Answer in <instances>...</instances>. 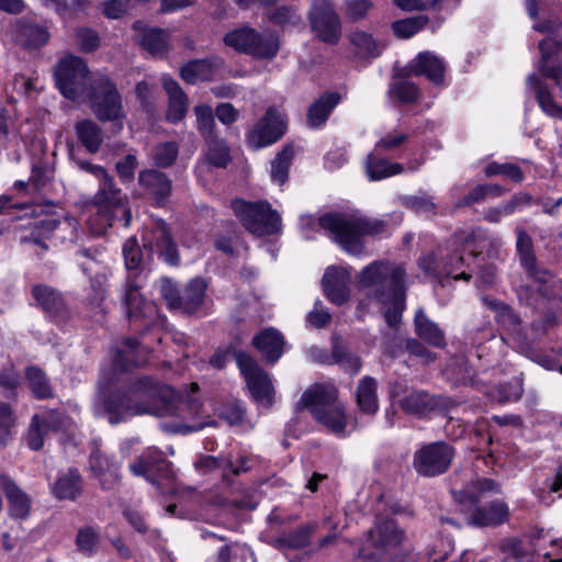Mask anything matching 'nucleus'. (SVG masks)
I'll return each mask as SVG.
<instances>
[{
  "mask_svg": "<svg viewBox=\"0 0 562 562\" xmlns=\"http://www.w3.org/2000/svg\"><path fill=\"white\" fill-rule=\"evenodd\" d=\"M93 408L95 415L105 417L112 425L144 414L171 417L170 422H162L160 427L173 434L199 431L213 424L199 400H183L171 387L148 376L137 379L113 392L106 393L101 389Z\"/></svg>",
  "mask_w": 562,
  "mask_h": 562,
  "instance_id": "nucleus-1",
  "label": "nucleus"
},
{
  "mask_svg": "<svg viewBox=\"0 0 562 562\" xmlns=\"http://www.w3.org/2000/svg\"><path fill=\"white\" fill-rule=\"evenodd\" d=\"M300 226L304 238L312 236L308 229L318 227L323 229L342 250L351 256H361L364 252V236H382L389 232L385 218H371L358 213L331 212L319 216H302Z\"/></svg>",
  "mask_w": 562,
  "mask_h": 562,
  "instance_id": "nucleus-2",
  "label": "nucleus"
},
{
  "mask_svg": "<svg viewBox=\"0 0 562 562\" xmlns=\"http://www.w3.org/2000/svg\"><path fill=\"white\" fill-rule=\"evenodd\" d=\"M486 243L493 246L502 244L501 238L496 236H487L482 228L473 229L457 237L456 244H460L461 250L453 252L440 250L438 254H428L419 258L418 266L425 274L441 286L453 281H470L471 273L467 271L468 263L463 252L476 256L482 252Z\"/></svg>",
  "mask_w": 562,
  "mask_h": 562,
  "instance_id": "nucleus-3",
  "label": "nucleus"
},
{
  "mask_svg": "<svg viewBox=\"0 0 562 562\" xmlns=\"http://www.w3.org/2000/svg\"><path fill=\"white\" fill-rule=\"evenodd\" d=\"M405 277L401 265L376 260L360 271L358 289L381 305H385L387 301L401 302L406 292Z\"/></svg>",
  "mask_w": 562,
  "mask_h": 562,
  "instance_id": "nucleus-4",
  "label": "nucleus"
},
{
  "mask_svg": "<svg viewBox=\"0 0 562 562\" xmlns=\"http://www.w3.org/2000/svg\"><path fill=\"white\" fill-rule=\"evenodd\" d=\"M516 251L521 267L527 272L530 283L520 285L517 295L520 302L527 305H536L539 299H548L553 295V278L548 270L538 267L533 251L531 236L520 226L516 227Z\"/></svg>",
  "mask_w": 562,
  "mask_h": 562,
  "instance_id": "nucleus-5",
  "label": "nucleus"
},
{
  "mask_svg": "<svg viewBox=\"0 0 562 562\" xmlns=\"http://www.w3.org/2000/svg\"><path fill=\"white\" fill-rule=\"evenodd\" d=\"M337 394L338 391L333 384H315L303 393L301 404L329 431L345 437L350 430L347 429L345 407L338 401Z\"/></svg>",
  "mask_w": 562,
  "mask_h": 562,
  "instance_id": "nucleus-6",
  "label": "nucleus"
},
{
  "mask_svg": "<svg viewBox=\"0 0 562 562\" xmlns=\"http://www.w3.org/2000/svg\"><path fill=\"white\" fill-rule=\"evenodd\" d=\"M122 251L128 271L124 292L126 315L130 319L146 318L153 322L158 316V310L154 302L145 300L139 292L143 279L137 269L142 262V251L136 239H127L123 245Z\"/></svg>",
  "mask_w": 562,
  "mask_h": 562,
  "instance_id": "nucleus-7",
  "label": "nucleus"
},
{
  "mask_svg": "<svg viewBox=\"0 0 562 562\" xmlns=\"http://www.w3.org/2000/svg\"><path fill=\"white\" fill-rule=\"evenodd\" d=\"M92 113L101 122H112L116 132L123 130L126 120L123 100L116 85L105 75L97 74L86 95Z\"/></svg>",
  "mask_w": 562,
  "mask_h": 562,
  "instance_id": "nucleus-8",
  "label": "nucleus"
},
{
  "mask_svg": "<svg viewBox=\"0 0 562 562\" xmlns=\"http://www.w3.org/2000/svg\"><path fill=\"white\" fill-rule=\"evenodd\" d=\"M224 43L235 50L259 60L273 59L280 49L279 36L276 33L259 32L247 25L226 33Z\"/></svg>",
  "mask_w": 562,
  "mask_h": 562,
  "instance_id": "nucleus-9",
  "label": "nucleus"
},
{
  "mask_svg": "<svg viewBox=\"0 0 562 562\" xmlns=\"http://www.w3.org/2000/svg\"><path fill=\"white\" fill-rule=\"evenodd\" d=\"M234 214L251 234L271 235L280 231L281 217L266 201L248 202L236 199L232 202Z\"/></svg>",
  "mask_w": 562,
  "mask_h": 562,
  "instance_id": "nucleus-10",
  "label": "nucleus"
},
{
  "mask_svg": "<svg viewBox=\"0 0 562 562\" xmlns=\"http://www.w3.org/2000/svg\"><path fill=\"white\" fill-rule=\"evenodd\" d=\"M54 75L60 93L72 101H78L87 95L90 82L95 76H89L86 63L72 55L63 58L58 63Z\"/></svg>",
  "mask_w": 562,
  "mask_h": 562,
  "instance_id": "nucleus-11",
  "label": "nucleus"
},
{
  "mask_svg": "<svg viewBox=\"0 0 562 562\" xmlns=\"http://www.w3.org/2000/svg\"><path fill=\"white\" fill-rule=\"evenodd\" d=\"M482 302L488 310L494 312L497 323L508 331L512 342L518 352L533 359L549 370L554 369L552 360L544 356L536 355L527 344L520 330V318L507 304L490 296H483Z\"/></svg>",
  "mask_w": 562,
  "mask_h": 562,
  "instance_id": "nucleus-12",
  "label": "nucleus"
},
{
  "mask_svg": "<svg viewBox=\"0 0 562 562\" xmlns=\"http://www.w3.org/2000/svg\"><path fill=\"white\" fill-rule=\"evenodd\" d=\"M126 196L115 187L113 178L108 176L100 181L99 189L93 196V205L102 212V223L94 227L95 232H102L112 225L114 218L121 213L124 217V226L130 225L131 211L125 206Z\"/></svg>",
  "mask_w": 562,
  "mask_h": 562,
  "instance_id": "nucleus-13",
  "label": "nucleus"
},
{
  "mask_svg": "<svg viewBox=\"0 0 562 562\" xmlns=\"http://www.w3.org/2000/svg\"><path fill=\"white\" fill-rule=\"evenodd\" d=\"M131 472L136 476H145L148 482L157 485L161 493H173L175 472L171 463L162 459V453L156 449L148 450L130 464Z\"/></svg>",
  "mask_w": 562,
  "mask_h": 562,
  "instance_id": "nucleus-14",
  "label": "nucleus"
},
{
  "mask_svg": "<svg viewBox=\"0 0 562 562\" xmlns=\"http://www.w3.org/2000/svg\"><path fill=\"white\" fill-rule=\"evenodd\" d=\"M77 262L83 274L89 278L94 300L103 301L106 291V282L111 270L109 255L104 248H82L77 252Z\"/></svg>",
  "mask_w": 562,
  "mask_h": 562,
  "instance_id": "nucleus-15",
  "label": "nucleus"
},
{
  "mask_svg": "<svg viewBox=\"0 0 562 562\" xmlns=\"http://www.w3.org/2000/svg\"><path fill=\"white\" fill-rule=\"evenodd\" d=\"M235 359L254 401L261 407H270L273 404L274 391L268 373L245 352L235 353Z\"/></svg>",
  "mask_w": 562,
  "mask_h": 562,
  "instance_id": "nucleus-16",
  "label": "nucleus"
},
{
  "mask_svg": "<svg viewBox=\"0 0 562 562\" xmlns=\"http://www.w3.org/2000/svg\"><path fill=\"white\" fill-rule=\"evenodd\" d=\"M403 539V532L389 518H379L374 528L368 531L366 547L360 555L367 559H379L385 562L383 553L393 552Z\"/></svg>",
  "mask_w": 562,
  "mask_h": 562,
  "instance_id": "nucleus-17",
  "label": "nucleus"
},
{
  "mask_svg": "<svg viewBox=\"0 0 562 562\" xmlns=\"http://www.w3.org/2000/svg\"><path fill=\"white\" fill-rule=\"evenodd\" d=\"M454 458V449L447 442L424 445L414 453L413 464L423 476L432 477L445 473Z\"/></svg>",
  "mask_w": 562,
  "mask_h": 562,
  "instance_id": "nucleus-18",
  "label": "nucleus"
},
{
  "mask_svg": "<svg viewBox=\"0 0 562 562\" xmlns=\"http://www.w3.org/2000/svg\"><path fill=\"white\" fill-rule=\"evenodd\" d=\"M312 30L328 44H336L341 36V22L330 0H313L308 13Z\"/></svg>",
  "mask_w": 562,
  "mask_h": 562,
  "instance_id": "nucleus-19",
  "label": "nucleus"
},
{
  "mask_svg": "<svg viewBox=\"0 0 562 562\" xmlns=\"http://www.w3.org/2000/svg\"><path fill=\"white\" fill-rule=\"evenodd\" d=\"M76 423L61 412H50L46 416H34L27 434V445L32 450H40L44 438L49 432H66L70 438L75 436Z\"/></svg>",
  "mask_w": 562,
  "mask_h": 562,
  "instance_id": "nucleus-20",
  "label": "nucleus"
},
{
  "mask_svg": "<svg viewBox=\"0 0 562 562\" xmlns=\"http://www.w3.org/2000/svg\"><path fill=\"white\" fill-rule=\"evenodd\" d=\"M61 225L71 226L72 221L66 218L64 222H59L53 217L29 221L19 226V240L21 244L34 246L36 254L42 256L48 249L46 240Z\"/></svg>",
  "mask_w": 562,
  "mask_h": 562,
  "instance_id": "nucleus-21",
  "label": "nucleus"
},
{
  "mask_svg": "<svg viewBox=\"0 0 562 562\" xmlns=\"http://www.w3.org/2000/svg\"><path fill=\"white\" fill-rule=\"evenodd\" d=\"M285 123L281 113L274 109H268L261 120L250 130L246 136L249 147L263 148L276 143L283 134Z\"/></svg>",
  "mask_w": 562,
  "mask_h": 562,
  "instance_id": "nucleus-22",
  "label": "nucleus"
},
{
  "mask_svg": "<svg viewBox=\"0 0 562 562\" xmlns=\"http://www.w3.org/2000/svg\"><path fill=\"white\" fill-rule=\"evenodd\" d=\"M93 449L89 457V468L92 475L99 481L103 490H112L120 481L121 461L104 453L98 440H93Z\"/></svg>",
  "mask_w": 562,
  "mask_h": 562,
  "instance_id": "nucleus-23",
  "label": "nucleus"
},
{
  "mask_svg": "<svg viewBox=\"0 0 562 562\" xmlns=\"http://www.w3.org/2000/svg\"><path fill=\"white\" fill-rule=\"evenodd\" d=\"M143 243L146 249L157 254L167 263L178 265L177 248L165 222L158 221L151 228L146 229L143 234Z\"/></svg>",
  "mask_w": 562,
  "mask_h": 562,
  "instance_id": "nucleus-24",
  "label": "nucleus"
},
{
  "mask_svg": "<svg viewBox=\"0 0 562 562\" xmlns=\"http://www.w3.org/2000/svg\"><path fill=\"white\" fill-rule=\"evenodd\" d=\"M449 400L434 396L424 391H412L400 400L402 409L417 417H425L434 412L448 409Z\"/></svg>",
  "mask_w": 562,
  "mask_h": 562,
  "instance_id": "nucleus-25",
  "label": "nucleus"
},
{
  "mask_svg": "<svg viewBox=\"0 0 562 562\" xmlns=\"http://www.w3.org/2000/svg\"><path fill=\"white\" fill-rule=\"evenodd\" d=\"M350 270L345 267H329L323 277V288L327 299L336 304L342 305L348 301L350 291Z\"/></svg>",
  "mask_w": 562,
  "mask_h": 562,
  "instance_id": "nucleus-26",
  "label": "nucleus"
},
{
  "mask_svg": "<svg viewBox=\"0 0 562 562\" xmlns=\"http://www.w3.org/2000/svg\"><path fill=\"white\" fill-rule=\"evenodd\" d=\"M446 64L442 58L431 52L419 53L409 64V72L425 76L435 85L443 83Z\"/></svg>",
  "mask_w": 562,
  "mask_h": 562,
  "instance_id": "nucleus-27",
  "label": "nucleus"
},
{
  "mask_svg": "<svg viewBox=\"0 0 562 562\" xmlns=\"http://www.w3.org/2000/svg\"><path fill=\"white\" fill-rule=\"evenodd\" d=\"M138 182L158 205L165 203L171 193V180L161 171L155 169L142 171Z\"/></svg>",
  "mask_w": 562,
  "mask_h": 562,
  "instance_id": "nucleus-28",
  "label": "nucleus"
},
{
  "mask_svg": "<svg viewBox=\"0 0 562 562\" xmlns=\"http://www.w3.org/2000/svg\"><path fill=\"white\" fill-rule=\"evenodd\" d=\"M223 66V59L212 57L191 60L181 68V78L188 83L212 80Z\"/></svg>",
  "mask_w": 562,
  "mask_h": 562,
  "instance_id": "nucleus-29",
  "label": "nucleus"
},
{
  "mask_svg": "<svg viewBox=\"0 0 562 562\" xmlns=\"http://www.w3.org/2000/svg\"><path fill=\"white\" fill-rule=\"evenodd\" d=\"M0 486L9 502V513L12 517L24 519L31 509V499L14 481L4 474H0Z\"/></svg>",
  "mask_w": 562,
  "mask_h": 562,
  "instance_id": "nucleus-30",
  "label": "nucleus"
},
{
  "mask_svg": "<svg viewBox=\"0 0 562 562\" xmlns=\"http://www.w3.org/2000/svg\"><path fill=\"white\" fill-rule=\"evenodd\" d=\"M161 81L169 99L166 117L169 122H179L187 114L188 98L179 83L172 78L164 76Z\"/></svg>",
  "mask_w": 562,
  "mask_h": 562,
  "instance_id": "nucleus-31",
  "label": "nucleus"
},
{
  "mask_svg": "<svg viewBox=\"0 0 562 562\" xmlns=\"http://www.w3.org/2000/svg\"><path fill=\"white\" fill-rule=\"evenodd\" d=\"M207 284L202 278L191 280L181 292L179 311L184 314H202Z\"/></svg>",
  "mask_w": 562,
  "mask_h": 562,
  "instance_id": "nucleus-32",
  "label": "nucleus"
},
{
  "mask_svg": "<svg viewBox=\"0 0 562 562\" xmlns=\"http://www.w3.org/2000/svg\"><path fill=\"white\" fill-rule=\"evenodd\" d=\"M508 517V507L502 501H493L486 506L475 508L468 518V524L487 527L503 524Z\"/></svg>",
  "mask_w": 562,
  "mask_h": 562,
  "instance_id": "nucleus-33",
  "label": "nucleus"
},
{
  "mask_svg": "<svg viewBox=\"0 0 562 562\" xmlns=\"http://www.w3.org/2000/svg\"><path fill=\"white\" fill-rule=\"evenodd\" d=\"M254 345L267 362L276 363L284 351V338L274 328H267L254 338Z\"/></svg>",
  "mask_w": 562,
  "mask_h": 562,
  "instance_id": "nucleus-34",
  "label": "nucleus"
},
{
  "mask_svg": "<svg viewBox=\"0 0 562 562\" xmlns=\"http://www.w3.org/2000/svg\"><path fill=\"white\" fill-rule=\"evenodd\" d=\"M356 402L362 414L373 416L379 411L378 381L366 375L360 379L356 392Z\"/></svg>",
  "mask_w": 562,
  "mask_h": 562,
  "instance_id": "nucleus-35",
  "label": "nucleus"
},
{
  "mask_svg": "<svg viewBox=\"0 0 562 562\" xmlns=\"http://www.w3.org/2000/svg\"><path fill=\"white\" fill-rule=\"evenodd\" d=\"M415 331L416 335L427 344L436 348H443L446 346L445 333L439 326L430 321L423 308H419L415 314Z\"/></svg>",
  "mask_w": 562,
  "mask_h": 562,
  "instance_id": "nucleus-36",
  "label": "nucleus"
},
{
  "mask_svg": "<svg viewBox=\"0 0 562 562\" xmlns=\"http://www.w3.org/2000/svg\"><path fill=\"white\" fill-rule=\"evenodd\" d=\"M381 154L382 153H376L375 149H373V151L368 155L366 171L371 181H379L404 171L402 164L390 162L387 159L381 157Z\"/></svg>",
  "mask_w": 562,
  "mask_h": 562,
  "instance_id": "nucleus-37",
  "label": "nucleus"
},
{
  "mask_svg": "<svg viewBox=\"0 0 562 562\" xmlns=\"http://www.w3.org/2000/svg\"><path fill=\"white\" fill-rule=\"evenodd\" d=\"M527 90L533 92L541 110L554 117H562V106H559L552 99L547 87L537 75L532 74L527 77Z\"/></svg>",
  "mask_w": 562,
  "mask_h": 562,
  "instance_id": "nucleus-38",
  "label": "nucleus"
},
{
  "mask_svg": "<svg viewBox=\"0 0 562 562\" xmlns=\"http://www.w3.org/2000/svg\"><path fill=\"white\" fill-rule=\"evenodd\" d=\"M429 24L431 32H435L442 24V19L430 21L426 15H416L397 20L392 24L394 34L400 38H409Z\"/></svg>",
  "mask_w": 562,
  "mask_h": 562,
  "instance_id": "nucleus-39",
  "label": "nucleus"
},
{
  "mask_svg": "<svg viewBox=\"0 0 562 562\" xmlns=\"http://www.w3.org/2000/svg\"><path fill=\"white\" fill-rule=\"evenodd\" d=\"M349 41L356 56L362 59L376 58L382 53V45L372 34L356 30L349 34Z\"/></svg>",
  "mask_w": 562,
  "mask_h": 562,
  "instance_id": "nucleus-40",
  "label": "nucleus"
},
{
  "mask_svg": "<svg viewBox=\"0 0 562 562\" xmlns=\"http://www.w3.org/2000/svg\"><path fill=\"white\" fill-rule=\"evenodd\" d=\"M32 297L37 306L49 314L58 313L64 307L61 294L46 284H36L31 291Z\"/></svg>",
  "mask_w": 562,
  "mask_h": 562,
  "instance_id": "nucleus-41",
  "label": "nucleus"
},
{
  "mask_svg": "<svg viewBox=\"0 0 562 562\" xmlns=\"http://www.w3.org/2000/svg\"><path fill=\"white\" fill-rule=\"evenodd\" d=\"M339 102L337 93H325L315 103H313L307 113V123L311 127L322 126L328 119L334 108Z\"/></svg>",
  "mask_w": 562,
  "mask_h": 562,
  "instance_id": "nucleus-42",
  "label": "nucleus"
},
{
  "mask_svg": "<svg viewBox=\"0 0 562 562\" xmlns=\"http://www.w3.org/2000/svg\"><path fill=\"white\" fill-rule=\"evenodd\" d=\"M54 495L59 499L75 501L81 493L80 475L76 469L59 474L53 486Z\"/></svg>",
  "mask_w": 562,
  "mask_h": 562,
  "instance_id": "nucleus-43",
  "label": "nucleus"
},
{
  "mask_svg": "<svg viewBox=\"0 0 562 562\" xmlns=\"http://www.w3.org/2000/svg\"><path fill=\"white\" fill-rule=\"evenodd\" d=\"M76 134L85 148L91 153H97L103 142L101 127L91 120L79 121L76 126Z\"/></svg>",
  "mask_w": 562,
  "mask_h": 562,
  "instance_id": "nucleus-44",
  "label": "nucleus"
},
{
  "mask_svg": "<svg viewBox=\"0 0 562 562\" xmlns=\"http://www.w3.org/2000/svg\"><path fill=\"white\" fill-rule=\"evenodd\" d=\"M16 41L24 47L37 48L48 41L45 27L30 22H20L16 30Z\"/></svg>",
  "mask_w": 562,
  "mask_h": 562,
  "instance_id": "nucleus-45",
  "label": "nucleus"
},
{
  "mask_svg": "<svg viewBox=\"0 0 562 562\" xmlns=\"http://www.w3.org/2000/svg\"><path fill=\"white\" fill-rule=\"evenodd\" d=\"M139 30L138 42L153 55L162 54L167 49V34L159 29H140L139 23L134 24Z\"/></svg>",
  "mask_w": 562,
  "mask_h": 562,
  "instance_id": "nucleus-46",
  "label": "nucleus"
},
{
  "mask_svg": "<svg viewBox=\"0 0 562 562\" xmlns=\"http://www.w3.org/2000/svg\"><path fill=\"white\" fill-rule=\"evenodd\" d=\"M522 382L518 376L512 378L508 382L499 384L488 392V396L498 403L516 402L522 395Z\"/></svg>",
  "mask_w": 562,
  "mask_h": 562,
  "instance_id": "nucleus-47",
  "label": "nucleus"
},
{
  "mask_svg": "<svg viewBox=\"0 0 562 562\" xmlns=\"http://www.w3.org/2000/svg\"><path fill=\"white\" fill-rule=\"evenodd\" d=\"M26 380L32 393L38 398H47L53 395L52 387L45 373L37 367L26 369Z\"/></svg>",
  "mask_w": 562,
  "mask_h": 562,
  "instance_id": "nucleus-48",
  "label": "nucleus"
},
{
  "mask_svg": "<svg viewBox=\"0 0 562 562\" xmlns=\"http://www.w3.org/2000/svg\"><path fill=\"white\" fill-rule=\"evenodd\" d=\"M293 158L292 147H284L271 162V179L282 186L288 180L289 168Z\"/></svg>",
  "mask_w": 562,
  "mask_h": 562,
  "instance_id": "nucleus-49",
  "label": "nucleus"
},
{
  "mask_svg": "<svg viewBox=\"0 0 562 562\" xmlns=\"http://www.w3.org/2000/svg\"><path fill=\"white\" fill-rule=\"evenodd\" d=\"M100 536L93 527H83L78 530L76 547L78 552L86 557L93 555L99 547Z\"/></svg>",
  "mask_w": 562,
  "mask_h": 562,
  "instance_id": "nucleus-50",
  "label": "nucleus"
},
{
  "mask_svg": "<svg viewBox=\"0 0 562 562\" xmlns=\"http://www.w3.org/2000/svg\"><path fill=\"white\" fill-rule=\"evenodd\" d=\"M137 341L135 339H126L124 348L119 350L113 359L114 371H127L130 367L136 364L133 353L137 350Z\"/></svg>",
  "mask_w": 562,
  "mask_h": 562,
  "instance_id": "nucleus-51",
  "label": "nucleus"
},
{
  "mask_svg": "<svg viewBox=\"0 0 562 562\" xmlns=\"http://www.w3.org/2000/svg\"><path fill=\"white\" fill-rule=\"evenodd\" d=\"M206 158L210 165L225 168L231 160L227 145L223 140L211 139Z\"/></svg>",
  "mask_w": 562,
  "mask_h": 562,
  "instance_id": "nucleus-52",
  "label": "nucleus"
},
{
  "mask_svg": "<svg viewBox=\"0 0 562 562\" xmlns=\"http://www.w3.org/2000/svg\"><path fill=\"white\" fill-rule=\"evenodd\" d=\"M484 172L487 177L503 176L513 181L519 182L524 179V172L514 164L490 162L486 165Z\"/></svg>",
  "mask_w": 562,
  "mask_h": 562,
  "instance_id": "nucleus-53",
  "label": "nucleus"
},
{
  "mask_svg": "<svg viewBox=\"0 0 562 562\" xmlns=\"http://www.w3.org/2000/svg\"><path fill=\"white\" fill-rule=\"evenodd\" d=\"M497 490V485L492 480H479L473 483L471 488L461 492L460 502L461 503H477L485 492H492Z\"/></svg>",
  "mask_w": 562,
  "mask_h": 562,
  "instance_id": "nucleus-54",
  "label": "nucleus"
},
{
  "mask_svg": "<svg viewBox=\"0 0 562 562\" xmlns=\"http://www.w3.org/2000/svg\"><path fill=\"white\" fill-rule=\"evenodd\" d=\"M179 153L176 143L167 142L158 145L153 153V159L158 167L167 168L173 164Z\"/></svg>",
  "mask_w": 562,
  "mask_h": 562,
  "instance_id": "nucleus-55",
  "label": "nucleus"
},
{
  "mask_svg": "<svg viewBox=\"0 0 562 562\" xmlns=\"http://www.w3.org/2000/svg\"><path fill=\"white\" fill-rule=\"evenodd\" d=\"M390 93L402 103H413L418 98V88L407 80H398L391 86Z\"/></svg>",
  "mask_w": 562,
  "mask_h": 562,
  "instance_id": "nucleus-56",
  "label": "nucleus"
},
{
  "mask_svg": "<svg viewBox=\"0 0 562 562\" xmlns=\"http://www.w3.org/2000/svg\"><path fill=\"white\" fill-rule=\"evenodd\" d=\"M269 20L280 26L299 25L302 19L293 7H280L269 16Z\"/></svg>",
  "mask_w": 562,
  "mask_h": 562,
  "instance_id": "nucleus-57",
  "label": "nucleus"
},
{
  "mask_svg": "<svg viewBox=\"0 0 562 562\" xmlns=\"http://www.w3.org/2000/svg\"><path fill=\"white\" fill-rule=\"evenodd\" d=\"M194 113L200 132L206 137L211 136L214 126L213 109L207 104H199L194 108Z\"/></svg>",
  "mask_w": 562,
  "mask_h": 562,
  "instance_id": "nucleus-58",
  "label": "nucleus"
},
{
  "mask_svg": "<svg viewBox=\"0 0 562 562\" xmlns=\"http://www.w3.org/2000/svg\"><path fill=\"white\" fill-rule=\"evenodd\" d=\"M333 357L336 362L341 364L346 371L356 374L361 369V360L358 356L350 353L342 349L341 347L335 346L333 350Z\"/></svg>",
  "mask_w": 562,
  "mask_h": 562,
  "instance_id": "nucleus-59",
  "label": "nucleus"
},
{
  "mask_svg": "<svg viewBox=\"0 0 562 562\" xmlns=\"http://www.w3.org/2000/svg\"><path fill=\"white\" fill-rule=\"evenodd\" d=\"M344 5L347 18L358 21L367 16L368 12L373 8V2L371 0H345Z\"/></svg>",
  "mask_w": 562,
  "mask_h": 562,
  "instance_id": "nucleus-60",
  "label": "nucleus"
},
{
  "mask_svg": "<svg viewBox=\"0 0 562 562\" xmlns=\"http://www.w3.org/2000/svg\"><path fill=\"white\" fill-rule=\"evenodd\" d=\"M312 532L313 528L311 526H304L282 537L281 542L288 548L301 549L307 546Z\"/></svg>",
  "mask_w": 562,
  "mask_h": 562,
  "instance_id": "nucleus-61",
  "label": "nucleus"
},
{
  "mask_svg": "<svg viewBox=\"0 0 562 562\" xmlns=\"http://www.w3.org/2000/svg\"><path fill=\"white\" fill-rule=\"evenodd\" d=\"M133 5V0H105L102 2V13L108 19L122 18Z\"/></svg>",
  "mask_w": 562,
  "mask_h": 562,
  "instance_id": "nucleus-62",
  "label": "nucleus"
},
{
  "mask_svg": "<svg viewBox=\"0 0 562 562\" xmlns=\"http://www.w3.org/2000/svg\"><path fill=\"white\" fill-rule=\"evenodd\" d=\"M408 138V135L402 132H392L381 137L374 149L376 153L392 151L402 146Z\"/></svg>",
  "mask_w": 562,
  "mask_h": 562,
  "instance_id": "nucleus-63",
  "label": "nucleus"
},
{
  "mask_svg": "<svg viewBox=\"0 0 562 562\" xmlns=\"http://www.w3.org/2000/svg\"><path fill=\"white\" fill-rule=\"evenodd\" d=\"M160 294L170 310L179 311L181 292H179L176 283L169 279H162L160 281Z\"/></svg>",
  "mask_w": 562,
  "mask_h": 562,
  "instance_id": "nucleus-64",
  "label": "nucleus"
}]
</instances>
